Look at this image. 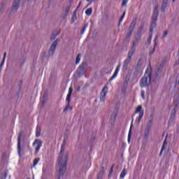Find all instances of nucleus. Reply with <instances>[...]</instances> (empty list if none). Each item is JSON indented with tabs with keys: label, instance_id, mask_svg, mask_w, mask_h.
<instances>
[{
	"label": "nucleus",
	"instance_id": "34",
	"mask_svg": "<svg viewBox=\"0 0 179 179\" xmlns=\"http://www.w3.org/2000/svg\"><path fill=\"white\" fill-rule=\"evenodd\" d=\"M167 34H169V32L167 31H165L164 32V34L162 35V38H164L167 36Z\"/></svg>",
	"mask_w": 179,
	"mask_h": 179
},
{
	"label": "nucleus",
	"instance_id": "38",
	"mask_svg": "<svg viewBox=\"0 0 179 179\" xmlns=\"http://www.w3.org/2000/svg\"><path fill=\"white\" fill-rule=\"evenodd\" d=\"M7 177H8V173H4L3 176L1 177V179H6Z\"/></svg>",
	"mask_w": 179,
	"mask_h": 179
},
{
	"label": "nucleus",
	"instance_id": "26",
	"mask_svg": "<svg viewBox=\"0 0 179 179\" xmlns=\"http://www.w3.org/2000/svg\"><path fill=\"white\" fill-rule=\"evenodd\" d=\"M92 8H88L86 10L85 13L87 16H90V15H92Z\"/></svg>",
	"mask_w": 179,
	"mask_h": 179
},
{
	"label": "nucleus",
	"instance_id": "13",
	"mask_svg": "<svg viewBox=\"0 0 179 179\" xmlns=\"http://www.w3.org/2000/svg\"><path fill=\"white\" fill-rule=\"evenodd\" d=\"M166 139H167V135L166 136L165 140L164 141L163 145H162L161 151L159 152V156H162V155L163 154V151L164 150V149H166V145H167V140Z\"/></svg>",
	"mask_w": 179,
	"mask_h": 179
},
{
	"label": "nucleus",
	"instance_id": "23",
	"mask_svg": "<svg viewBox=\"0 0 179 179\" xmlns=\"http://www.w3.org/2000/svg\"><path fill=\"white\" fill-rule=\"evenodd\" d=\"M80 54H78L76 57V65H78V64H79V62H80Z\"/></svg>",
	"mask_w": 179,
	"mask_h": 179
},
{
	"label": "nucleus",
	"instance_id": "29",
	"mask_svg": "<svg viewBox=\"0 0 179 179\" xmlns=\"http://www.w3.org/2000/svg\"><path fill=\"white\" fill-rule=\"evenodd\" d=\"M124 17H125V12H124L123 14L122 15V16L120 17V18L119 20V24H120V23H121V22H122V20H124Z\"/></svg>",
	"mask_w": 179,
	"mask_h": 179
},
{
	"label": "nucleus",
	"instance_id": "27",
	"mask_svg": "<svg viewBox=\"0 0 179 179\" xmlns=\"http://www.w3.org/2000/svg\"><path fill=\"white\" fill-rule=\"evenodd\" d=\"M38 162H40V158H36L34 160V164H33L34 167L35 166H37V164L38 163Z\"/></svg>",
	"mask_w": 179,
	"mask_h": 179
},
{
	"label": "nucleus",
	"instance_id": "14",
	"mask_svg": "<svg viewBox=\"0 0 179 179\" xmlns=\"http://www.w3.org/2000/svg\"><path fill=\"white\" fill-rule=\"evenodd\" d=\"M169 1L167 0H164L162 1V8H161V11L162 12H164V10H166V8H167V2Z\"/></svg>",
	"mask_w": 179,
	"mask_h": 179
},
{
	"label": "nucleus",
	"instance_id": "30",
	"mask_svg": "<svg viewBox=\"0 0 179 179\" xmlns=\"http://www.w3.org/2000/svg\"><path fill=\"white\" fill-rule=\"evenodd\" d=\"M113 171H114V165H113L110 169L108 177L113 174Z\"/></svg>",
	"mask_w": 179,
	"mask_h": 179
},
{
	"label": "nucleus",
	"instance_id": "28",
	"mask_svg": "<svg viewBox=\"0 0 179 179\" xmlns=\"http://www.w3.org/2000/svg\"><path fill=\"white\" fill-rule=\"evenodd\" d=\"M129 1V0H122V6H127V4L128 3Z\"/></svg>",
	"mask_w": 179,
	"mask_h": 179
},
{
	"label": "nucleus",
	"instance_id": "20",
	"mask_svg": "<svg viewBox=\"0 0 179 179\" xmlns=\"http://www.w3.org/2000/svg\"><path fill=\"white\" fill-rule=\"evenodd\" d=\"M71 96H72L71 94H68L66 98V101H67L68 103V106H69L70 103H71Z\"/></svg>",
	"mask_w": 179,
	"mask_h": 179
},
{
	"label": "nucleus",
	"instance_id": "3",
	"mask_svg": "<svg viewBox=\"0 0 179 179\" xmlns=\"http://www.w3.org/2000/svg\"><path fill=\"white\" fill-rule=\"evenodd\" d=\"M159 16V10H157V7H155L154 9L153 15H152V21L151 22L150 27V34L148 38V43L150 44L152 42V33H153V29L156 27V22H157V17Z\"/></svg>",
	"mask_w": 179,
	"mask_h": 179
},
{
	"label": "nucleus",
	"instance_id": "1",
	"mask_svg": "<svg viewBox=\"0 0 179 179\" xmlns=\"http://www.w3.org/2000/svg\"><path fill=\"white\" fill-rule=\"evenodd\" d=\"M66 145V141L64 140L61 147L60 153L58 157V164L59 166V179H60L61 176H64L65 171H66V164L68 163V155H66L64 157V152H65V146Z\"/></svg>",
	"mask_w": 179,
	"mask_h": 179
},
{
	"label": "nucleus",
	"instance_id": "18",
	"mask_svg": "<svg viewBox=\"0 0 179 179\" xmlns=\"http://www.w3.org/2000/svg\"><path fill=\"white\" fill-rule=\"evenodd\" d=\"M57 31H55L50 37L51 41H52L53 40H55V38H57Z\"/></svg>",
	"mask_w": 179,
	"mask_h": 179
},
{
	"label": "nucleus",
	"instance_id": "32",
	"mask_svg": "<svg viewBox=\"0 0 179 179\" xmlns=\"http://www.w3.org/2000/svg\"><path fill=\"white\" fill-rule=\"evenodd\" d=\"M152 127V120H150L147 123V128H151Z\"/></svg>",
	"mask_w": 179,
	"mask_h": 179
},
{
	"label": "nucleus",
	"instance_id": "31",
	"mask_svg": "<svg viewBox=\"0 0 179 179\" xmlns=\"http://www.w3.org/2000/svg\"><path fill=\"white\" fill-rule=\"evenodd\" d=\"M87 27V24H85L81 30V34H83L85 33V31L86 30V28Z\"/></svg>",
	"mask_w": 179,
	"mask_h": 179
},
{
	"label": "nucleus",
	"instance_id": "46",
	"mask_svg": "<svg viewBox=\"0 0 179 179\" xmlns=\"http://www.w3.org/2000/svg\"><path fill=\"white\" fill-rule=\"evenodd\" d=\"M141 30H142V27H140Z\"/></svg>",
	"mask_w": 179,
	"mask_h": 179
},
{
	"label": "nucleus",
	"instance_id": "43",
	"mask_svg": "<svg viewBox=\"0 0 179 179\" xmlns=\"http://www.w3.org/2000/svg\"><path fill=\"white\" fill-rule=\"evenodd\" d=\"M87 1V2H89V1H90V0H86Z\"/></svg>",
	"mask_w": 179,
	"mask_h": 179
},
{
	"label": "nucleus",
	"instance_id": "15",
	"mask_svg": "<svg viewBox=\"0 0 179 179\" xmlns=\"http://www.w3.org/2000/svg\"><path fill=\"white\" fill-rule=\"evenodd\" d=\"M21 136H22L19 135L18 137H17V150H18V153H20V150H22V148H20Z\"/></svg>",
	"mask_w": 179,
	"mask_h": 179
},
{
	"label": "nucleus",
	"instance_id": "7",
	"mask_svg": "<svg viewBox=\"0 0 179 179\" xmlns=\"http://www.w3.org/2000/svg\"><path fill=\"white\" fill-rule=\"evenodd\" d=\"M178 104H179V96H178V99L176 101H174L173 105H174V108H173V110L172 112V113L171 114V120H174L175 117H176V110H177V108H178Z\"/></svg>",
	"mask_w": 179,
	"mask_h": 179
},
{
	"label": "nucleus",
	"instance_id": "5",
	"mask_svg": "<svg viewBox=\"0 0 179 179\" xmlns=\"http://www.w3.org/2000/svg\"><path fill=\"white\" fill-rule=\"evenodd\" d=\"M138 113H139V115L137 120H136V122H137V124H140L141 120L143 118V115H144V112L143 110H142V106H138V107L136 108L134 114H138Z\"/></svg>",
	"mask_w": 179,
	"mask_h": 179
},
{
	"label": "nucleus",
	"instance_id": "41",
	"mask_svg": "<svg viewBox=\"0 0 179 179\" xmlns=\"http://www.w3.org/2000/svg\"><path fill=\"white\" fill-rule=\"evenodd\" d=\"M141 96H142L143 99H145V92H142Z\"/></svg>",
	"mask_w": 179,
	"mask_h": 179
},
{
	"label": "nucleus",
	"instance_id": "47",
	"mask_svg": "<svg viewBox=\"0 0 179 179\" xmlns=\"http://www.w3.org/2000/svg\"><path fill=\"white\" fill-rule=\"evenodd\" d=\"M50 1H50H52V0H49Z\"/></svg>",
	"mask_w": 179,
	"mask_h": 179
},
{
	"label": "nucleus",
	"instance_id": "12",
	"mask_svg": "<svg viewBox=\"0 0 179 179\" xmlns=\"http://www.w3.org/2000/svg\"><path fill=\"white\" fill-rule=\"evenodd\" d=\"M19 3H20V0H15L14 3L12 7V10L13 12L19 9Z\"/></svg>",
	"mask_w": 179,
	"mask_h": 179
},
{
	"label": "nucleus",
	"instance_id": "16",
	"mask_svg": "<svg viewBox=\"0 0 179 179\" xmlns=\"http://www.w3.org/2000/svg\"><path fill=\"white\" fill-rule=\"evenodd\" d=\"M78 20V17L76 16V10L73 12L72 17H71V23H75V21Z\"/></svg>",
	"mask_w": 179,
	"mask_h": 179
},
{
	"label": "nucleus",
	"instance_id": "25",
	"mask_svg": "<svg viewBox=\"0 0 179 179\" xmlns=\"http://www.w3.org/2000/svg\"><path fill=\"white\" fill-rule=\"evenodd\" d=\"M125 176H127V171H125V169H123L122 173H120V178H124Z\"/></svg>",
	"mask_w": 179,
	"mask_h": 179
},
{
	"label": "nucleus",
	"instance_id": "37",
	"mask_svg": "<svg viewBox=\"0 0 179 179\" xmlns=\"http://www.w3.org/2000/svg\"><path fill=\"white\" fill-rule=\"evenodd\" d=\"M71 10V6H68L66 8V13L68 14L69 13V10Z\"/></svg>",
	"mask_w": 179,
	"mask_h": 179
},
{
	"label": "nucleus",
	"instance_id": "19",
	"mask_svg": "<svg viewBox=\"0 0 179 179\" xmlns=\"http://www.w3.org/2000/svg\"><path fill=\"white\" fill-rule=\"evenodd\" d=\"M145 136L148 138L149 136V134H150V127H146V129L145 131Z\"/></svg>",
	"mask_w": 179,
	"mask_h": 179
},
{
	"label": "nucleus",
	"instance_id": "44",
	"mask_svg": "<svg viewBox=\"0 0 179 179\" xmlns=\"http://www.w3.org/2000/svg\"><path fill=\"white\" fill-rule=\"evenodd\" d=\"M176 0H172V2H174Z\"/></svg>",
	"mask_w": 179,
	"mask_h": 179
},
{
	"label": "nucleus",
	"instance_id": "2",
	"mask_svg": "<svg viewBox=\"0 0 179 179\" xmlns=\"http://www.w3.org/2000/svg\"><path fill=\"white\" fill-rule=\"evenodd\" d=\"M152 82V66L150 64L145 71L144 77L140 81V86L141 88L146 87L149 83Z\"/></svg>",
	"mask_w": 179,
	"mask_h": 179
},
{
	"label": "nucleus",
	"instance_id": "21",
	"mask_svg": "<svg viewBox=\"0 0 179 179\" xmlns=\"http://www.w3.org/2000/svg\"><path fill=\"white\" fill-rule=\"evenodd\" d=\"M6 58V52H4L3 54V60L0 64V68H2V66H3V64H5V59Z\"/></svg>",
	"mask_w": 179,
	"mask_h": 179
},
{
	"label": "nucleus",
	"instance_id": "6",
	"mask_svg": "<svg viewBox=\"0 0 179 179\" xmlns=\"http://www.w3.org/2000/svg\"><path fill=\"white\" fill-rule=\"evenodd\" d=\"M108 92V87L107 86L103 87V88L101 92L100 101H104L106 100V96H107Z\"/></svg>",
	"mask_w": 179,
	"mask_h": 179
},
{
	"label": "nucleus",
	"instance_id": "24",
	"mask_svg": "<svg viewBox=\"0 0 179 179\" xmlns=\"http://www.w3.org/2000/svg\"><path fill=\"white\" fill-rule=\"evenodd\" d=\"M85 68H86V64L83 63V64L79 66V71H85Z\"/></svg>",
	"mask_w": 179,
	"mask_h": 179
},
{
	"label": "nucleus",
	"instance_id": "45",
	"mask_svg": "<svg viewBox=\"0 0 179 179\" xmlns=\"http://www.w3.org/2000/svg\"><path fill=\"white\" fill-rule=\"evenodd\" d=\"M131 128H132V124H131Z\"/></svg>",
	"mask_w": 179,
	"mask_h": 179
},
{
	"label": "nucleus",
	"instance_id": "17",
	"mask_svg": "<svg viewBox=\"0 0 179 179\" xmlns=\"http://www.w3.org/2000/svg\"><path fill=\"white\" fill-rule=\"evenodd\" d=\"M157 37H156L155 40V45H154V48L152 50V51H151L150 52V55H153V54H155V51L156 50L155 48L157 45Z\"/></svg>",
	"mask_w": 179,
	"mask_h": 179
},
{
	"label": "nucleus",
	"instance_id": "9",
	"mask_svg": "<svg viewBox=\"0 0 179 179\" xmlns=\"http://www.w3.org/2000/svg\"><path fill=\"white\" fill-rule=\"evenodd\" d=\"M34 145H37L36 147L35 148V152L38 153V151L40 150L41 146L43 145V142H41V141L40 140L36 139L33 143V146H34Z\"/></svg>",
	"mask_w": 179,
	"mask_h": 179
},
{
	"label": "nucleus",
	"instance_id": "35",
	"mask_svg": "<svg viewBox=\"0 0 179 179\" xmlns=\"http://www.w3.org/2000/svg\"><path fill=\"white\" fill-rule=\"evenodd\" d=\"M73 92V88H72V87H71L69 90V94H72V92Z\"/></svg>",
	"mask_w": 179,
	"mask_h": 179
},
{
	"label": "nucleus",
	"instance_id": "10",
	"mask_svg": "<svg viewBox=\"0 0 179 179\" xmlns=\"http://www.w3.org/2000/svg\"><path fill=\"white\" fill-rule=\"evenodd\" d=\"M136 24V22L135 21L131 22V23L129 27V32L126 36L127 38H129V37H131V34H132V31H134Z\"/></svg>",
	"mask_w": 179,
	"mask_h": 179
},
{
	"label": "nucleus",
	"instance_id": "33",
	"mask_svg": "<svg viewBox=\"0 0 179 179\" xmlns=\"http://www.w3.org/2000/svg\"><path fill=\"white\" fill-rule=\"evenodd\" d=\"M116 117H117V114L116 113H113L110 118H111V120H115Z\"/></svg>",
	"mask_w": 179,
	"mask_h": 179
},
{
	"label": "nucleus",
	"instance_id": "40",
	"mask_svg": "<svg viewBox=\"0 0 179 179\" xmlns=\"http://www.w3.org/2000/svg\"><path fill=\"white\" fill-rule=\"evenodd\" d=\"M80 5H82V1H80L78 3V6L76 8V10H78V9H79V8H80Z\"/></svg>",
	"mask_w": 179,
	"mask_h": 179
},
{
	"label": "nucleus",
	"instance_id": "8",
	"mask_svg": "<svg viewBox=\"0 0 179 179\" xmlns=\"http://www.w3.org/2000/svg\"><path fill=\"white\" fill-rule=\"evenodd\" d=\"M57 45H58V39H57L55 41H54L52 43L51 46L49 49L48 52L50 55H52L54 54V52H55V50L57 49Z\"/></svg>",
	"mask_w": 179,
	"mask_h": 179
},
{
	"label": "nucleus",
	"instance_id": "4",
	"mask_svg": "<svg viewBox=\"0 0 179 179\" xmlns=\"http://www.w3.org/2000/svg\"><path fill=\"white\" fill-rule=\"evenodd\" d=\"M135 44L136 43L134 42L133 43V45H132L131 48L129 51L128 57H127V59L124 62L123 69H127V68H128V64H129V62H131V59L132 58V55H134V54H135Z\"/></svg>",
	"mask_w": 179,
	"mask_h": 179
},
{
	"label": "nucleus",
	"instance_id": "42",
	"mask_svg": "<svg viewBox=\"0 0 179 179\" xmlns=\"http://www.w3.org/2000/svg\"><path fill=\"white\" fill-rule=\"evenodd\" d=\"M68 108H69V107L66 106V107L64 109V111H67V110H68Z\"/></svg>",
	"mask_w": 179,
	"mask_h": 179
},
{
	"label": "nucleus",
	"instance_id": "22",
	"mask_svg": "<svg viewBox=\"0 0 179 179\" xmlns=\"http://www.w3.org/2000/svg\"><path fill=\"white\" fill-rule=\"evenodd\" d=\"M40 135H41V131L40 130L38 127H36V138H38V136H40Z\"/></svg>",
	"mask_w": 179,
	"mask_h": 179
},
{
	"label": "nucleus",
	"instance_id": "11",
	"mask_svg": "<svg viewBox=\"0 0 179 179\" xmlns=\"http://www.w3.org/2000/svg\"><path fill=\"white\" fill-rule=\"evenodd\" d=\"M120 69H121V65L119 64V65L117 66V68H116V69H115V71L113 75V76H111V78L109 79V82H111L112 80H114V79H115V78H117V75H118V72H120Z\"/></svg>",
	"mask_w": 179,
	"mask_h": 179
},
{
	"label": "nucleus",
	"instance_id": "36",
	"mask_svg": "<svg viewBox=\"0 0 179 179\" xmlns=\"http://www.w3.org/2000/svg\"><path fill=\"white\" fill-rule=\"evenodd\" d=\"M130 141H131V129L129 130V135H128V142H130Z\"/></svg>",
	"mask_w": 179,
	"mask_h": 179
},
{
	"label": "nucleus",
	"instance_id": "39",
	"mask_svg": "<svg viewBox=\"0 0 179 179\" xmlns=\"http://www.w3.org/2000/svg\"><path fill=\"white\" fill-rule=\"evenodd\" d=\"M103 173H104V167H102L100 171V174H103Z\"/></svg>",
	"mask_w": 179,
	"mask_h": 179
}]
</instances>
